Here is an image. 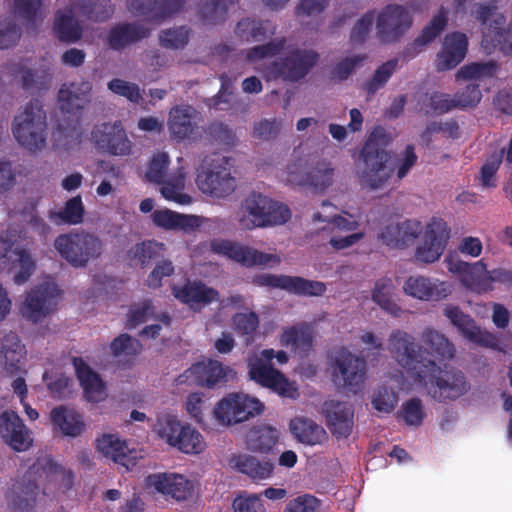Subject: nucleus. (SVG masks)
Listing matches in <instances>:
<instances>
[{
    "instance_id": "nucleus-35",
    "label": "nucleus",
    "mask_w": 512,
    "mask_h": 512,
    "mask_svg": "<svg viewBox=\"0 0 512 512\" xmlns=\"http://www.w3.org/2000/svg\"><path fill=\"white\" fill-rule=\"evenodd\" d=\"M197 111L187 106H177L169 113L168 128L171 137L177 141L190 139L197 131Z\"/></svg>"
},
{
    "instance_id": "nucleus-62",
    "label": "nucleus",
    "mask_w": 512,
    "mask_h": 512,
    "mask_svg": "<svg viewBox=\"0 0 512 512\" xmlns=\"http://www.w3.org/2000/svg\"><path fill=\"white\" fill-rule=\"evenodd\" d=\"M111 352L114 356H135L142 350V344L139 340L133 338L127 333L120 334L110 344Z\"/></svg>"
},
{
    "instance_id": "nucleus-6",
    "label": "nucleus",
    "mask_w": 512,
    "mask_h": 512,
    "mask_svg": "<svg viewBox=\"0 0 512 512\" xmlns=\"http://www.w3.org/2000/svg\"><path fill=\"white\" fill-rule=\"evenodd\" d=\"M291 212L286 205L258 193L252 192L241 205L239 224L241 228L252 230L256 227H266L286 223Z\"/></svg>"
},
{
    "instance_id": "nucleus-31",
    "label": "nucleus",
    "mask_w": 512,
    "mask_h": 512,
    "mask_svg": "<svg viewBox=\"0 0 512 512\" xmlns=\"http://www.w3.org/2000/svg\"><path fill=\"white\" fill-rule=\"evenodd\" d=\"M448 22V11L441 7L430 22L423 27L418 37L408 43L402 53L403 60L409 61L415 58L426 45L431 43L445 29Z\"/></svg>"
},
{
    "instance_id": "nucleus-2",
    "label": "nucleus",
    "mask_w": 512,
    "mask_h": 512,
    "mask_svg": "<svg viewBox=\"0 0 512 512\" xmlns=\"http://www.w3.org/2000/svg\"><path fill=\"white\" fill-rule=\"evenodd\" d=\"M390 142L391 137L386 129L376 126L360 151V159L363 161L361 181L370 190L383 188L396 169L397 177L401 180L417 161L414 147L407 145L403 157L396 162L387 150Z\"/></svg>"
},
{
    "instance_id": "nucleus-44",
    "label": "nucleus",
    "mask_w": 512,
    "mask_h": 512,
    "mask_svg": "<svg viewBox=\"0 0 512 512\" xmlns=\"http://www.w3.org/2000/svg\"><path fill=\"white\" fill-rule=\"evenodd\" d=\"M280 341L283 346L291 347L302 357L307 356L313 347V335L308 326L291 327L285 330Z\"/></svg>"
},
{
    "instance_id": "nucleus-12",
    "label": "nucleus",
    "mask_w": 512,
    "mask_h": 512,
    "mask_svg": "<svg viewBox=\"0 0 512 512\" xmlns=\"http://www.w3.org/2000/svg\"><path fill=\"white\" fill-rule=\"evenodd\" d=\"M366 378V361L342 347L331 360V379L343 391L356 394Z\"/></svg>"
},
{
    "instance_id": "nucleus-1",
    "label": "nucleus",
    "mask_w": 512,
    "mask_h": 512,
    "mask_svg": "<svg viewBox=\"0 0 512 512\" xmlns=\"http://www.w3.org/2000/svg\"><path fill=\"white\" fill-rule=\"evenodd\" d=\"M388 350L396 363L422 383L428 395L439 403L454 401L470 389L462 371L446 365L442 368L435 360L423 357L415 338L404 330L397 329L390 333Z\"/></svg>"
},
{
    "instance_id": "nucleus-33",
    "label": "nucleus",
    "mask_w": 512,
    "mask_h": 512,
    "mask_svg": "<svg viewBox=\"0 0 512 512\" xmlns=\"http://www.w3.org/2000/svg\"><path fill=\"white\" fill-rule=\"evenodd\" d=\"M327 426L337 438H347L353 428L354 410L352 405L340 401H328L324 404Z\"/></svg>"
},
{
    "instance_id": "nucleus-27",
    "label": "nucleus",
    "mask_w": 512,
    "mask_h": 512,
    "mask_svg": "<svg viewBox=\"0 0 512 512\" xmlns=\"http://www.w3.org/2000/svg\"><path fill=\"white\" fill-rule=\"evenodd\" d=\"M0 436L13 450H28L33 442L30 431L14 411H4L0 416Z\"/></svg>"
},
{
    "instance_id": "nucleus-10",
    "label": "nucleus",
    "mask_w": 512,
    "mask_h": 512,
    "mask_svg": "<svg viewBox=\"0 0 512 512\" xmlns=\"http://www.w3.org/2000/svg\"><path fill=\"white\" fill-rule=\"evenodd\" d=\"M447 268L459 276L463 285L479 293L491 291L494 282L512 286V270L497 268L488 271L482 260L471 264L451 258L447 261Z\"/></svg>"
},
{
    "instance_id": "nucleus-24",
    "label": "nucleus",
    "mask_w": 512,
    "mask_h": 512,
    "mask_svg": "<svg viewBox=\"0 0 512 512\" xmlns=\"http://www.w3.org/2000/svg\"><path fill=\"white\" fill-rule=\"evenodd\" d=\"M172 295L192 311L200 312L205 306L219 300V292L200 280H187L183 285H174Z\"/></svg>"
},
{
    "instance_id": "nucleus-41",
    "label": "nucleus",
    "mask_w": 512,
    "mask_h": 512,
    "mask_svg": "<svg viewBox=\"0 0 512 512\" xmlns=\"http://www.w3.org/2000/svg\"><path fill=\"white\" fill-rule=\"evenodd\" d=\"M53 31L58 40L65 43H75L82 37V27L71 9L55 14Z\"/></svg>"
},
{
    "instance_id": "nucleus-30",
    "label": "nucleus",
    "mask_w": 512,
    "mask_h": 512,
    "mask_svg": "<svg viewBox=\"0 0 512 512\" xmlns=\"http://www.w3.org/2000/svg\"><path fill=\"white\" fill-rule=\"evenodd\" d=\"M226 368L217 360L198 362L188 368L184 374L178 377V383L191 380L199 386L214 387L219 382L225 381Z\"/></svg>"
},
{
    "instance_id": "nucleus-40",
    "label": "nucleus",
    "mask_w": 512,
    "mask_h": 512,
    "mask_svg": "<svg viewBox=\"0 0 512 512\" xmlns=\"http://www.w3.org/2000/svg\"><path fill=\"white\" fill-rule=\"evenodd\" d=\"M234 32L242 41L262 42L275 34L276 25L269 20L244 18L237 23Z\"/></svg>"
},
{
    "instance_id": "nucleus-57",
    "label": "nucleus",
    "mask_w": 512,
    "mask_h": 512,
    "mask_svg": "<svg viewBox=\"0 0 512 512\" xmlns=\"http://www.w3.org/2000/svg\"><path fill=\"white\" fill-rule=\"evenodd\" d=\"M285 37L276 38L262 45L250 48L246 53V59L250 62L279 55L286 47Z\"/></svg>"
},
{
    "instance_id": "nucleus-13",
    "label": "nucleus",
    "mask_w": 512,
    "mask_h": 512,
    "mask_svg": "<svg viewBox=\"0 0 512 512\" xmlns=\"http://www.w3.org/2000/svg\"><path fill=\"white\" fill-rule=\"evenodd\" d=\"M319 54L312 49L293 48L269 64L267 71L274 79L296 83L316 66Z\"/></svg>"
},
{
    "instance_id": "nucleus-36",
    "label": "nucleus",
    "mask_w": 512,
    "mask_h": 512,
    "mask_svg": "<svg viewBox=\"0 0 512 512\" xmlns=\"http://www.w3.org/2000/svg\"><path fill=\"white\" fill-rule=\"evenodd\" d=\"M73 366L76 376L88 401L99 402L104 399L105 384L98 373H96L81 357H74Z\"/></svg>"
},
{
    "instance_id": "nucleus-39",
    "label": "nucleus",
    "mask_w": 512,
    "mask_h": 512,
    "mask_svg": "<svg viewBox=\"0 0 512 512\" xmlns=\"http://www.w3.org/2000/svg\"><path fill=\"white\" fill-rule=\"evenodd\" d=\"M91 88L89 82L63 84L58 92L60 109L66 113H74L84 108Z\"/></svg>"
},
{
    "instance_id": "nucleus-9",
    "label": "nucleus",
    "mask_w": 512,
    "mask_h": 512,
    "mask_svg": "<svg viewBox=\"0 0 512 512\" xmlns=\"http://www.w3.org/2000/svg\"><path fill=\"white\" fill-rule=\"evenodd\" d=\"M12 133L23 148L31 152L42 150L47 140L46 114L43 109L29 102L24 111L15 116Z\"/></svg>"
},
{
    "instance_id": "nucleus-48",
    "label": "nucleus",
    "mask_w": 512,
    "mask_h": 512,
    "mask_svg": "<svg viewBox=\"0 0 512 512\" xmlns=\"http://www.w3.org/2000/svg\"><path fill=\"white\" fill-rule=\"evenodd\" d=\"M96 447L105 457L129 469L131 461L126 454L127 447L118 437L112 434H105L97 439Z\"/></svg>"
},
{
    "instance_id": "nucleus-23",
    "label": "nucleus",
    "mask_w": 512,
    "mask_h": 512,
    "mask_svg": "<svg viewBox=\"0 0 512 512\" xmlns=\"http://www.w3.org/2000/svg\"><path fill=\"white\" fill-rule=\"evenodd\" d=\"M185 5L186 0H127L132 14L156 23L180 13Z\"/></svg>"
},
{
    "instance_id": "nucleus-37",
    "label": "nucleus",
    "mask_w": 512,
    "mask_h": 512,
    "mask_svg": "<svg viewBox=\"0 0 512 512\" xmlns=\"http://www.w3.org/2000/svg\"><path fill=\"white\" fill-rule=\"evenodd\" d=\"M423 345L421 347L422 355L428 354L439 361L451 360L455 355L454 344L442 333L434 328L427 327L420 335Z\"/></svg>"
},
{
    "instance_id": "nucleus-49",
    "label": "nucleus",
    "mask_w": 512,
    "mask_h": 512,
    "mask_svg": "<svg viewBox=\"0 0 512 512\" xmlns=\"http://www.w3.org/2000/svg\"><path fill=\"white\" fill-rule=\"evenodd\" d=\"M152 220L156 226L168 230H185L186 228L193 227L195 222L193 216L182 215L168 209L154 211L152 213Z\"/></svg>"
},
{
    "instance_id": "nucleus-46",
    "label": "nucleus",
    "mask_w": 512,
    "mask_h": 512,
    "mask_svg": "<svg viewBox=\"0 0 512 512\" xmlns=\"http://www.w3.org/2000/svg\"><path fill=\"white\" fill-rule=\"evenodd\" d=\"M235 467L241 473L248 475L253 480L269 478L274 470V464L270 460H260L252 455H239L235 460Z\"/></svg>"
},
{
    "instance_id": "nucleus-42",
    "label": "nucleus",
    "mask_w": 512,
    "mask_h": 512,
    "mask_svg": "<svg viewBox=\"0 0 512 512\" xmlns=\"http://www.w3.org/2000/svg\"><path fill=\"white\" fill-rule=\"evenodd\" d=\"M280 432L270 425H260L248 435L247 445L253 452L270 453L279 441Z\"/></svg>"
},
{
    "instance_id": "nucleus-38",
    "label": "nucleus",
    "mask_w": 512,
    "mask_h": 512,
    "mask_svg": "<svg viewBox=\"0 0 512 512\" xmlns=\"http://www.w3.org/2000/svg\"><path fill=\"white\" fill-rule=\"evenodd\" d=\"M50 419L64 436L78 437L85 429L83 415L71 407L61 405L53 408Z\"/></svg>"
},
{
    "instance_id": "nucleus-52",
    "label": "nucleus",
    "mask_w": 512,
    "mask_h": 512,
    "mask_svg": "<svg viewBox=\"0 0 512 512\" xmlns=\"http://www.w3.org/2000/svg\"><path fill=\"white\" fill-rule=\"evenodd\" d=\"M399 59L393 58L382 63L374 72L372 78L366 81L363 89L369 94L374 95L383 88L398 67Z\"/></svg>"
},
{
    "instance_id": "nucleus-56",
    "label": "nucleus",
    "mask_w": 512,
    "mask_h": 512,
    "mask_svg": "<svg viewBox=\"0 0 512 512\" xmlns=\"http://www.w3.org/2000/svg\"><path fill=\"white\" fill-rule=\"evenodd\" d=\"M457 109L454 97L448 93L434 91L425 103V113L441 116Z\"/></svg>"
},
{
    "instance_id": "nucleus-45",
    "label": "nucleus",
    "mask_w": 512,
    "mask_h": 512,
    "mask_svg": "<svg viewBox=\"0 0 512 512\" xmlns=\"http://www.w3.org/2000/svg\"><path fill=\"white\" fill-rule=\"evenodd\" d=\"M290 430L299 442L307 445L319 444L326 436L325 430L320 425L307 418L292 419Z\"/></svg>"
},
{
    "instance_id": "nucleus-22",
    "label": "nucleus",
    "mask_w": 512,
    "mask_h": 512,
    "mask_svg": "<svg viewBox=\"0 0 512 512\" xmlns=\"http://www.w3.org/2000/svg\"><path fill=\"white\" fill-rule=\"evenodd\" d=\"M334 169L326 162L306 168L301 161L291 163L287 167L286 181L291 185L310 186L316 190H324L332 183Z\"/></svg>"
},
{
    "instance_id": "nucleus-32",
    "label": "nucleus",
    "mask_w": 512,
    "mask_h": 512,
    "mask_svg": "<svg viewBox=\"0 0 512 512\" xmlns=\"http://www.w3.org/2000/svg\"><path fill=\"white\" fill-rule=\"evenodd\" d=\"M149 35L150 30L144 25L136 22H123L111 27L105 43L114 51H122L149 37Z\"/></svg>"
},
{
    "instance_id": "nucleus-61",
    "label": "nucleus",
    "mask_w": 512,
    "mask_h": 512,
    "mask_svg": "<svg viewBox=\"0 0 512 512\" xmlns=\"http://www.w3.org/2000/svg\"><path fill=\"white\" fill-rule=\"evenodd\" d=\"M371 403L378 412L388 414L395 409L398 403V394L394 389L382 386L374 392Z\"/></svg>"
},
{
    "instance_id": "nucleus-63",
    "label": "nucleus",
    "mask_w": 512,
    "mask_h": 512,
    "mask_svg": "<svg viewBox=\"0 0 512 512\" xmlns=\"http://www.w3.org/2000/svg\"><path fill=\"white\" fill-rule=\"evenodd\" d=\"M17 258L14 261L15 267L18 271L14 275V282L21 285L28 281L35 270V262L31 255L25 249H17L14 251Z\"/></svg>"
},
{
    "instance_id": "nucleus-21",
    "label": "nucleus",
    "mask_w": 512,
    "mask_h": 512,
    "mask_svg": "<svg viewBox=\"0 0 512 512\" xmlns=\"http://www.w3.org/2000/svg\"><path fill=\"white\" fill-rule=\"evenodd\" d=\"M450 229L440 217H433L426 225L423 242L417 247L415 257L423 263H433L442 255L448 239Z\"/></svg>"
},
{
    "instance_id": "nucleus-18",
    "label": "nucleus",
    "mask_w": 512,
    "mask_h": 512,
    "mask_svg": "<svg viewBox=\"0 0 512 512\" xmlns=\"http://www.w3.org/2000/svg\"><path fill=\"white\" fill-rule=\"evenodd\" d=\"M91 141L98 150L113 156H129L132 153L133 144L121 121L94 126Z\"/></svg>"
},
{
    "instance_id": "nucleus-26",
    "label": "nucleus",
    "mask_w": 512,
    "mask_h": 512,
    "mask_svg": "<svg viewBox=\"0 0 512 512\" xmlns=\"http://www.w3.org/2000/svg\"><path fill=\"white\" fill-rule=\"evenodd\" d=\"M405 294L422 301H441L451 294V286L445 281L424 276H410L406 279Z\"/></svg>"
},
{
    "instance_id": "nucleus-25",
    "label": "nucleus",
    "mask_w": 512,
    "mask_h": 512,
    "mask_svg": "<svg viewBox=\"0 0 512 512\" xmlns=\"http://www.w3.org/2000/svg\"><path fill=\"white\" fill-rule=\"evenodd\" d=\"M146 485L177 501L187 500L194 491L193 482L183 475L176 473L150 474L146 477Z\"/></svg>"
},
{
    "instance_id": "nucleus-11",
    "label": "nucleus",
    "mask_w": 512,
    "mask_h": 512,
    "mask_svg": "<svg viewBox=\"0 0 512 512\" xmlns=\"http://www.w3.org/2000/svg\"><path fill=\"white\" fill-rule=\"evenodd\" d=\"M494 3L478 4L472 11L475 19L485 25L490 18L492 22L483 32L482 46L491 53L498 50L504 55L512 54V26L506 27V17L496 12Z\"/></svg>"
},
{
    "instance_id": "nucleus-50",
    "label": "nucleus",
    "mask_w": 512,
    "mask_h": 512,
    "mask_svg": "<svg viewBox=\"0 0 512 512\" xmlns=\"http://www.w3.org/2000/svg\"><path fill=\"white\" fill-rule=\"evenodd\" d=\"M22 34V27L15 17L0 16V50H9L16 47Z\"/></svg>"
},
{
    "instance_id": "nucleus-55",
    "label": "nucleus",
    "mask_w": 512,
    "mask_h": 512,
    "mask_svg": "<svg viewBox=\"0 0 512 512\" xmlns=\"http://www.w3.org/2000/svg\"><path fill=\"white\" fill-rule=\"evenodd\" d=\"M498 70V64L494 60L487 62H472L462 66L456 73L457 79L472 80L492 77Z\"/></svg>"
},
{
    "instance_id": "nucleus-17",
    "label": "nucleus",
    "mask_w": 512,
    "mask_h": 512,
    "mask_svg": "<svg viewBox=\"0 0 512 512\" xmlns=\"http://www.w3.org/2000/svg\"><path fill=\"white\" fill-rule=\"evenodd\" d=\"M253 282L260 287L281 289L299 297H319L324 295L327 290L324 282L301 276L264 273L255 276Z\"/></svg>"
},
{
    "instance_id": "nucleus-53",
    "label": "nucleus",
    "mask_w": 512,
    "mask_h": 512,
    "mask_svg": "<svg viewBox=\"0 0 512 512\" xmlns=\"http://www.w3.org/2000/svg\"><path fill=\"white\" fill-rule=\"evenodd\" d=\"M42 0H13L12 11L26 25L35 26L42 19Z\"/></svg>"
},
{
    "instance_id": "nucleus-5",
    "label": "nucleus",
    "mask_w": 512,
    "mask_h": 512,
    "mask_svg": "<svg viewBox=\"0 0 512 512\" xmlns=\"http://www.w3.org/2000/svg\"><path fill=\"white\" fill-rule=\"evenodd\" d=\"M231 159L213 153L202 160L197 170L196 184L199 190L212 198H226L236 189V180L231 175Z\"/></svg>"
},
{
    "instance_id": "nucleus-19",
    "label": "nucleus",
    "mask_w": 512,
    "mask_h": 512,
    "mask_svg": "<svg viewBox=\"0 0 512 512\" xmlns=\"http://www.w3.org/2000/svg\"><path fill=\"white\" fill-rule=\"evenodd\" d=\"M212 251L223 255L245 267L278 265L281 259L276 254L261 252L255 248L229 240H218L211 243Z\"/></svg>"
},
{
    "instance_id": "nucleus-51",
    "label": "nucleus",
    "mask_w": 512,
    "mask_h": 512,
    "mask_svg": "<svg viewBox=\"0 0 512 512\" xmlns=\"http://www.w3.org/2000/svg\"><path fill=\"white\" fill-rule=\"evenodd\" d=\"M77 9L81 15L95 22L106 21L113 13L110 0H80Z\"/></svg>"
},
{
    "instance_id": "nucleus-7",
    "label": "nucleus",
    "mask_w": 512,
    "mask_h": 512,
    "mask_svg": "<svg viewBox=\"0 0 512 512\" xmlns=\"http://www.w3.org/2000/svg\"><path fill=\"white\" fill-rule=\"evenodd\" d=\"M54 248L73 268H85L103 253L102 240L89 232L60 234L54 241Z\"/></svg>"
},
{
    "instance_id": "nucleus-58",
    "label": "nucleus",
    "mask_w": 512,
    "mask_h": 512,
    "mask_svg": "<svg viewBox=\"0 0 512 512\" xmlns=\"http://www.w3.org/2000/svg\"><path fill=\"white\" fill-rule=\"evenodd\" d=\"M426 414L421 399L413 397L402 404L398 417H401L408 426H420Z\"/></svg>"
},
{
    "instance_id": "nucleus-4",
    "label": "nucleus",
    "mask_w": 512,
    "mask_h": 512,
    "mask_svg": "<svg viewBox=\"0 0 512 512\" xmlns=\"http://www.w3.org/2000/svg\"><path fill=\"white\" fill-rule=\"evenodd\" d=\"M273 359H276L280 365L289 360L287 353L283 350L276 352L272 348L263 349L258 357L250 359L248 362L250 379L283 398L296 399L299 393L295 383L273 367L271 363Z\"/></svg>"
},
{
    "instance_id": "nucleus-16",
    "label": "nucleus",
    "mask_w": 512,
    "mask_h": 512,
    "mask_svg": "<svg viewBox=\"0 0 512 512\" xmlns=\"http://www.w3.org/2000/svg\"><path fill=\"white\" fill-rule=\"evenodd\" d=\"M60 290L55 283L44 282L33 287L20 307L22 316L39 323L56 310Z\"/></svg>"
},
{
    "instance_id": "nucleus-20",
    "label": "nucleus",
    "mask_w": 512,
    "mask_h": 512,
    "mask_svg": "<svg viewBox=\"0 0 512 512\" xmlns=\"http://www.w3.org/2000/svg\"><path fill=\"white\" fill-rule=\"evenodd\" d=\"M159 434L167 443L187 454H198L205 448L202 435L190 426L182 425L177 419L169 417L159 429Z\"/></svg>"
},
{
    "instance_id": "nucleus-29",
    "label": "nucleus",
    "mask_w": 512,
    "mask_h": 512,
    "mask_svg": "<svg viewBox=\"0 0 512 512\" xmlns=\"http://www.w3.org/2000/svg\"><path fill=\"white\" fill-rule=\"evenodd\" d=\"M422 232V225L417 220H405L386 225L379 234V239L388 247L405 248L413 244Z\"/></svg>"
},
{
    "instance_id": "nucleus-60",
    "label": "nucleus",
    "mask_w": 512,
    "mask_h": 512,
    "mask_svg": "<svg viewBox=\"0 0 512 512\" xmlns=\"http://www.w3.org/2000/svg\"><path fill=\"white\" fill-rule=\"evenodd\" d=\"M164 251L165 246L163 243H159L155 240H147L135 246L134 258L142 265H146L162 257Z\"/></svg>"
},
{
    "instance_id": "nucleus-47",
    "label": "nucleus",
    "mask_w": 512,
    "mask_h": 512,
    "mask_svg": "<svg viewBox=\"0 0 512 512\" xmlns=\"http://www.w3.org/2000/svg\"><path fill=\"white\" fill-rule=\"evenodd\" d=\"M394 285L391 278L384 277L376 281L372 290V300L380 306V308L393 315L399 316L401 307L393 300Z\"/></svg>"
},
{
    "instance_id": "nucleus-14",
    "label": "nucleus",
    "mask_w": 512,
    "mask_h": 512,
    "mask_svg": "<svg viewBox=\"0 0 512 512\" xmlns=\"http://www.w3.org/2000/svg\"><path fill=\"white\" fill-rule=\"evenodd\" d=\"M264 405L256 398L243 393H230L221 399L213 410L219 424L231 426L260 415Z\"/></svg>"
},
{
    "instance_id": "nucleus-34",
    "label": "nucleus",
    "mask_w": 512,
    "mask_h": 512,
    "mask_svg": "<svg viewBox=\"0 0 512 512\" xmlns=\"http://www.w3.org/2000/svg\"><path fill=\"white\" fill-rule=\"evenodd\" d=\"M25 354V346L18 335L13 332L6 334L1 342L0 376L9 377L17 374Z\"/></svg>"
},
{
    "instance_id": "nucleus-43",
    "label": "nucleus",
    "mask_w": 512,
    "mask_h": 512,
    "mask_svg": "<svg viewBox=\"0 0 512 512\" xmlns=\"http://www.w3.org/2000/svg\"><path fill=\"white\" fill-rule=\"evenodd\" d=\"M235 3L234 0H201L197 9V17L205 25L223 23L230 7Z\"/></svg>"
},
{
    "instance_id": "nucleus-3",
    "label": "nucleus",
    "mask_w": 512,
    "mask_h": 512,
    "mask_svg": "<svg viewBox=\"0 0 512 512\" xmlns=\"http://www.w3.org/2000/svg\"><path fill=\"white\" fill-rule=\"evenodd\" d=\"M53 482L62 492L73 487L74 474L65 469L50 456L38 457L24 475L16 479L7 492L11 512H32L39 491L38 479Z\"/></svg>"
},
{
    "instance_id": "nucleus-15",
    "label": "nucleus",
    "mask_w": 512,
    "mask_h": 512,
    "mask_svg": "<svg viewBox=\"0 0 512 512\" xmlns=\"http://www.w3.org/2000/svg\"><path fill=\"white\" fill-rule=\"evenodd\" d=\"M413 23L409 10L400 4H388L376 18V36L382 44L398 42Z\"/></svg>"
},
{
    "instance_id": "nucleus-64",
    "label": "nucleus",
    "mask_w": 512,
    "mask_h": 512,
    "mask_svg": "<svg viewBox=\"0 0 512 512\" xmlns=\"http://www.w3.org/2000/svg\"><path fill=\"white\" fill-rule=\"evenodd\" d=\"M108 89L114 94L125 97L134 104H139L143 100L139 86L123 79L114 78L110 80L108 82Z\"/></svg>"
},
{
    "instance_id": "nucleus-28",
    "label": "nucleus",
    "mask_w": 512,
    "mask_h": 512,
    "mask_svg": "<svg viewBox=\"0 0 512 512\" xmlns=\"http://www.w3.org/2000/svg\"><path fill=\"white\" fill-rule=\"evenodd\" d=\"M468 51V37L466 34L455 31L446 34L442 47L436 55V68L438 71H448L458 66Z\"/></svg>"
},
{
    "instance_id": "nucleus-8",
    "label": "nucleus",
    "mask_w": 512,
    "mask_h": 512,
    "mask_svg": "<svg viewBox=\"0 0 512 512\" xmlns=\"http://www.w3.org/2000/svg\"><path fill=\"white\" fill-rule=\"evenodd\" d=\"M169 164L167 153H157L148 164L145 178L150 183L161 185L160 192L166 200L180 205H188L192 202V198L183 192L186 184V172L183 167H179L168 175Z\"/></svg>"
},
{
    "instance_id": "nucleus-59",
    "label": "nucleus",
    "mask_w": 512,
    "mask_h": 512,
    "mask_svg": "<svg viewBox=\"0 0 512 512\" xmlns=\"http://www.w3.org/2000/svg\"><path fill=\"white\" fill-rule=\"evenodd\" d=\"M190 32L186 26L164 30L159 35L160 45L169 49H182L188 44Z\"/></svg>"
},
{
    "instance_id": "nucleus-54",
    "label": "nucleus",
    "mask_w": 512,
    "mask_h": 512,
    "mask_svg": "<svg viewBox=\"0 0 512 512\" xmlns=\"http://www.w3.org/2000/svg\"><path fill=\"white\" fill-rule=\"evenodd\" d=\"M57 141L63 142L67 148H72L82 141L83 131L81 124L78 120L67 119L58 123L55 131L53 132Z\"/></svg>"
}]
</instances>
